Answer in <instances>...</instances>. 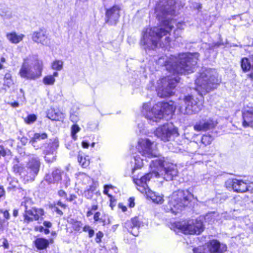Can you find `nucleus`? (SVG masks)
Here are the masks:
<instances>
[{"label": "nucleus", "mask_w": 253, "mask_h": 253, "mask_svg": "<svg viewBox=\"0 0 253 253\" xmlns=\"http://www.w3.org/2000/svg\"><path fill=\"white\" fill-rule=\"evenodd\" d=\"M199 54L198 53H182L178 57L171 55L158 59V63L164 64L167 71L172 73L159 80L157 82V94L162 98L169 97L174 93V90L178 82L179 78L175 74L192 73L197 63Z\"/></svg>", "instance_id": "f257e3e1"}, {"label": "nucleus", "mask_w": 253, "mask_h": 253, "mask_svg": "<svg viewBox=\"0 0 253 253\" xmlns=\"http://www.w3.org/2000/svg\"><path fill=\"white\" fill-rule=\"evenodd\" d=\"M165 3L160 2L155 7V13L161 25L147 28L143 32L140 43L145 49H154L158 45L161 47L169 45L170 39L167 35L174 28V25L177 27L174 33L178 32V29H183V23H176L174 20L169 17L173 13V6L171 5L170 6L165 5Z\"/></svg>", "instance_id": "f03ea898"}, {"label": "nucleus", "mask_w": 253, "mask_h": 253, "mask_svg": "<svg viewBox=\"0 0 253 253\" xmlns=\"http://www.w3.org/2000/svg\"><path fill=\"white\" fill-rule=\"evenodd\" d=\"M220 82L221 79L215 69H207L203 71L195 80L198 96L193 94L185 96L182 99L184 108L181 107L180 111L187 115L198 113L203 107V95L216 88Z\"/></svg>", "instance_id": "7ed1b4c3"}, {"label": "nucleus", "mask_w": 253, "mask_h": 253, "mask_svg": "<svg viewBox=\"0 0 253 253\" xmlns=\"http://www.w3.org/2000/svg\"><path fill=\"white\" fill-rule=\"evenodd\" d=\"M150 103H144L142 113L150 122H157L158 120L171 115L176 106L174 102H158L150 110Z\"/></svg>", "instance_id": "20e7f679"}, {"label": "nucleus", "mask_w": 253, "mask_h": 253, "mask_svg": "<svg viewBox=\"0 0 253 253\" xmlns=\"http://www.w3.org/2000/svg\"><path fill=\"white\" fill-rule=\"evenodd\" d=\"M43 63L36 56L25 59L19 71V75L26 80H36L42 76Z\"/></svg>", "instance_id": "39448f33"}, {"label": "nucleus", "mask_w": 253, "mask_h": 253, "mask_svg": "<svg viewBox=\"0 0 253 253\" xmlns=\"http://www.w3.org/2000/svg\"><path fill=\"white\" fill-rule=\"evenodd\" d=\"M191 194L188 191L178 190L173 192L169 197L168 202L164 206V210L166 212H171L176 214L182 209L189 204Z\"/></svg>", "instance_id": "423d86ee"}, {"label": "nucleus", "mask_w": 253, "mask_h": 253, "mask_svg": "<svg viewBox=\"0 0 253 253\" xmlns=\"http://www.w3.org/2000/svg\"><path fill=\"white\" fill-rule=\"evenodd\" d=\"M150 167L151 172H158L159 177L162 176L166 181L173 179V177L177 175L178 171L176 166L171 163H168L164 158H157L151 161Z\"/></svg>", "instance_id": "0eeeda50"}, {"label": "nucleus", "mask_w": 253, "mask_h": 253, "mask_svg": "<svg viewBox=\"0 0 253 253\" xmlns=\"http://www.w3.org/2000/svg\"><path fill=\"white\" fill-rule=\"evenodd\" d=\"M32 199L24 197L21 203V208H23V223L29 224L34 221L42 220L44 211L42 209H37L33 206Z\"/></svg>", "instance_id": "6e6552de"}, {"label": "nucleus", "mask_w": 253, "mask_h": 253, "mask_svg": "<svg viewBox=\"0 0 253 253\" xmlns=\"http://www.w3.org/2000/svg\"><path fill=\"white\" fill-rule=\"evenodd\" d=\"M137 149L143 157L149 158H156L159 153L156 149V145L148 139H140L138 142Z\"/></svg>", "instance_id": "1a4fd4ad"}, {"label": "nucleus", "mask_w": 253, "mask_h": 253, "mask_svg": "<svg viewBox=\"0 0 253 253\" xmlns=\"http://www.w3.org/2000/svg\"><path fill=\"white\" fill-rule=\"evenodd\" d=\"M154 134L161 140L169 141L178 135L177 129L172 124H166L158 127L154 132Z\"/></svg>", "instance_id": "9d476101"}, {"label": "nucleus", "mask_w": 253, "mask_h": 253, "mask_svg": "<svg viewBox=\"0 0 253 253\" xmlns=\"http://www.w3.org/2000/svg\"><path fill=\"white\" fill-rule=\"evenodd\" d=\"M58 146V141L56 139H50L47 142L42 144L41 149L46 162L51 163L55 160L56 151Z\"/></svg>", "instance_id": "9b49d317"}, {"label": "nucleus", "mask_w": 253, "mask_h": 253, "mask_svg": "<svg viewBox=\"0 0 253 253\" xmlns=\"http://www.w3.org/2000/svg\"><path fill=\"white\" fill-rule=\"evenodd\" d=\"M29 161L27 164L26 170L28 174V180L34 181L38 174L41 166V162L38 157L34 154L29 155Z\"/></svg>", "instance_id": "f8f14e48"}, {"label": "nucleus", "mask_w": 253, "mask_h": 253, "mask_svg": "<svg viewBox=\"0 0 253 253\" xmlns=\"http://www.w3.org/2000/svg\"><path fill=\"white\" fill-rule=\"evenodd\" d=\"M180 229L185 234H200L204 230V227L200 220H189L186 224L182 225Z\"/></svg>", "instance_id": "ddd939ff"}, {"label": "nucleus", "mask_w": 253, "mask_h": 253, "mask_svg": "<svg viewBox=\"0 0 253 253\" xmlns=\"http://www.w3.org/2000/svg\"><path fill=\"white\" fill-rule=\"evenodd\" d=\"M159 174L158 172L152 173L151 172L141 176L140 178L133 177V181L137 185V190L142 193H144L149 188L147 185V182L153 177L159 178Z\"/></svg>", "instance_id": "4468645a"}, {"label": "nucleus", "mask_w": 253, "mask_h": 253, "mask_svg": "<svg viewBox=\"0 0 253 253\" xmlns=\"http://www.w3.org/2000/svg\"><path fill=\"white\" fill-rule=\"evenodd\" d=\"M121 7L115 5L107 9L105 13L106 23L110 25H116L120 17Z\"/></svg>", "instance_id": "2eb2a0df"}, {"label": "nucleus", "mask_w": 253, "mask_h": 253, "mask_svg": "<svg viewBox=\"0 0 253 253\" xmlns=\"http://www.w3.org/2000/svg\"><path fill=\"white\" fill-rule=\"evenodd\" d=\"M32 39L35 42L43 45H48L50 43V39L46 30L43 28H40L39 30L34 32L32 35Z\"/></svg>", "instance_id": "dca6fc26"}, {"label": "nucleus", "mask_w": 253, "mask_h": 253, "mask_svg": "<svg viewBox=\"0 0 253 253\" xmlns=\"http://www.w3.org/2000/svg\"><path fill=\"white\" fill-rule=\"evenodd\" d=\"M216 121L211 118L202 119L194 126V128L196 131H206L214 128L217 125Z\"/></svg>", "instance_id": "f3484780"}, {"label": "nucleus", "mask_w": 253, "mask_h": 253, "mask_svg": "<svg viewBox=\"0 0 253 253\" xmlns=\"http://www.w3.org/2000/svg\"><path fill=\"white\" fill-rule=\"evenodd\" d=\"M228 187H231L234 191L237 192H245L248 190L247 184L243 180L237 179H229L226 182Z\"/></svg>", "instance_id": "a211bd4d"}, {"label": "nucleus", "mask_w": 253, "mask_h": 253, "mask_svg": "<svg viewBox=\"0 0 253 253\" xmlns=\"http://www.w3.org/2000/svg\"><path fill=\"white\" fill-rule=\"evenodd\" d=\"M140 223L137 217H134L131 220L127 221L125 223V226L127 230L134 236L139 234V228Z\"/></svg>", "instance_id": "6ab92c4d"}, {"label": "nucleus", "mask_w": 253, "mask_h": 253, "mask_svg": "<svg viewBox=\"0 0 253 253\" xmlns=\"http://www.w3.org/2000/svg\"><path fill=\"white\" fill-rule=\"evenodd\" d=\"M47 134L46 133H36L30 139L29 143L35 148L38 150L42 148V141L47 138Z\"/></svg>", "instance_id": "aec40b11"}, {"label": "nucleus", "mask_w": 253, "mask_h": 253, "mask_svg": "<svg viewBox=\"0 0 253 253\" xmlns=\"http://www.w3.org/2000/svg\"><path fill=\"white\" fill-rule=\"evenodd\" d=\"M208 247L210 251L212 253H222L227 250L226 245L220 244L219 242L215 240L211 241Z\"/></svg>", "instance_id": "412c9836"}, {"label": "nucleus", "mask_w": 253, "mask_h": 253, "mask_svg": "<svg viewBox=\"0 0 253 253\" xmlns=\"http://www.w3.org/2000/svg\"><path fill=\"white\" fill-rule=\"evenodd\" d=\"M241 66L244 71L251 70V73L249 74V76L253 80V55L250 57V59L247 58H243L241 62Z\"/></svg>", "instance_id": "4be33fe9"}, {"label": "nucleus", "mask_w": 253, "mask_h": 253, "mask_svg": "<svg viewBox=\"0 0 253 253\" xmlns=\"http://www.w3.org/2000/svg\"><path fill=\"white\" fill-rule=\"evenodd\" d=\"M242 117V125L244 127H253V108L243 112Z\"/></svg>", "instance_id": "5701e85b"}, {"label": "nucleus", "mask_w": 253, "mask_h": 253, "mask_svg": "<svg viewBox=\"0 0 253 253\" xmlns=\"http://www.w3.org/2000/svg\"><path fill=\"white\" fill-rule=\"evenodd\" d=\"M47 117L53 121H63L65 118V115L60 111L50 108L47 111Z\"/></svg>", "instance_id": "b1692460"}, {"label": "nucleus", "mask_w": 253, "mask_h": 253, "mask_svg": "<svg viewBox=\"0 0 253 253\" xmlns=\"http://www.w3.org/2000/svg\"><path fill=\"white\" fill-rule=\"evenodd\" d=\"M12 169L13 172L15 174L19 175L26 181H30V180H28V174L26 170V168H24L21 164L17 162L16 164H14Z\"/></svg>", "instance_id": "393cba45"}, {"label": "nucleus", "mask_w": 253, "mask_h": 253, "mask_svg": "<svg viewBox=\"0 0 253 253\" xmlns=\"http://www.w3.org/2000/svg\"><path fill=\"white\" fill-rule=\"evenodd\" d=\"M63 172L59 169L54 170L51 175H47L45 180L49 183H58L61 180Z\"/></svg>", "instance_id": "a878e982"}, {"label": "nucleus", "mask_w": 253, "mask_h": 253, "mask_svg": "<svg viewBox=\"0 0 253 253\" xmlns=\"http://www.w3.org/2000/svg\"><path fill=\"white\" fill-rule=\"evenodd\" d=\"M7 40L11 43L17 44L21 42L25 37L22 34H17L15 32L7 33L6 35Z\"/></svg>", "instance_id": "bb28decb"}, {"label": "nucleus", "mask_w": 253, "mask_h": 253, "mask_svg": "<svg viewBox=\"0 0 253 253\" xmlns=\"http://www.w3.org/2000/svg\"><path fill=\"white\" fill-rule=\"evenodd\" d=\"M93 219L95 222L101 223L103 226L110 224V219L108 216L106 214L101 215L99 212L95 213Z\"/></svg>", "instance_id": "cd10ccee"}, {"label": "nucleus", "mask_w": 253, "mask_h": 253, "mask_svg": "<svg viewBox=\"0 0 253 253\" xmlns=\"http://www.w3.org/2000/svg\"><path fill=\"white\" fill-rule=\"evenodd\" d=\"M0 16L3 20H10L13 18V14L10 8L1 6H0Z\"/></svg>", "instance_id": "c85d7f7f"}, {"label": "nucleus", "mask_w": 253, "mask_h": 253, "mask_svg": "<svg viewBox=\"0 0 253 253\" xmlns=\"http://www.w3.org/2000/svg\"><path fill=\"white\" fill-rule=\"evenodd\" d=\"M143 161L144 160L139 155H136L134 156L133 160L131 161V163L133 165V168L132 169V173H134L136 169H141L144 165Z\"/></svg>", "instance_id": "c756f323"}, {"label": "nucleus", "mask_w": 253, "mask_h": 253, "mask_svg": "<svg viewBox=\"0 0 253 253\" xmlns=\"http://www.w3.org/2000/svg\"><path fill=\"white\" fill-rule=\"evenodd\" d=\"M34 244L38 250H44L46 249L49 244V241L46 239L39 238L35 241Z\"/></svg>", "instance_id": "7c9ffc66"}, {"label": "nucleus", "mask_w": 253, "mask_h": 253, "mask_svg": "<svg viewBox=\"0 0 253 253\" xmlns=\"http://www.w3.org/2000/svg\"><path fill=\"white\" fill-rule=\"evenodd\" d=\"M77 179L82 181L84 184L88 185L94 183L92 179L86 173L79 172L76 174Z\"/></svg>", "instance_id": "2f4dec72"}, {"label": "nucleus", "mask_w": 253, "mask_h": 253, "mask_svg": "<svg viewBox=\"0 0 253 253\" xmlns=\"http://www.w3.org/2000/svg\"><path fill=\"white\" fill-rule=\"evenodd\" d=\"M58 76V73L57 72H54L52 75H47L44 77L43 79V83L46 85H53L55 82V77Z\"/></svg>", "instance_id": "473e14b6"}, {"label": "nucleus", "mask_w": 253, "mask_h": 253, "mask_svg": "<svg viewBox=\"0 0 253 253\" xmlns=\"http://www.w3.org/2000/svg\"><path fill=\"white\" fill-rule=\"evenodd\" d=\"M14 84L12 75L10 71L6 72L3 78V85L10 87Z\"/></svg>", "instance_id": "72a5a7b5"}, {"label": "nucleus", "mask_w": 253, "mask_h": 253, "mask_svg": "<svg viewBox=\"0 0 253 253\" xmlns=\"http://www.w3.org/2000/svg\"><path fill=\"white\" fill-rule=\"evenodd\" d=\"M78 162L83 168H85L89 165L90 162L88 156H83L79 155L78 157Z\"/></svg>", "instance_id": "f704fd0d"}, {"label": "nucleus", "mask_w": 253, "mask_h": 253, "mask_svg": "<svg viewBox=\"0 0 253 253\" xmlns=\"http://www.w3.org/2000/svg\"><path fill=\"white\" fill-rule=\"evenodd\" d=\"M81 130L80 126L75 124L73 125L71 128V136L73 139L76 140L77 138L76 134Z\"/></svg>", "instance_id": "c9c22d12"}, {"label": "nucleus", "mask_w": 253, "mask_h": 253, "mask_svg": "<svg viewBox=\"0 0 253 253\" xmlns=\"http://www.w3.org/2000/svg\"><path fill=\"white\" fill-rule=\"evenodd\" d=\"M63 62L61 60H55L52 63V68L54 70L60 71L63 68Z\"/></svg>", "instance_id": "e433bc0d"}, {"label": "nucleus", "mask_w": 253, "mask_h": 253, "mask_svg": "<svg viewBox=\"0 0 253 253\" xmlns=\"http://www.w3.org/2000/svg\"><path fill=\"white\" fill-rule=\"evenodd\" d=\"M82 226L83 224L81 221H74L72 223L73 228L75 231L81 232Z\"/></svg>", "instance_id": "4c0bfd02"}, {"label": "nucleus", "mask_w": 253, "mask_h": 253, "mask_svg": "<svg viewBox=\"0 0 253 253\" xmlns=\"http://www.w3.org/2000/svg\"><path fill=\"white\" fill-rule=\"evenodd\" d=\"M144 193L146 194L148 199H150L153 202H154L155 199L158 195V194H156V193L153 192L150 189L146 190V192H144Z\"/></svg>", "instance_id": "58836bf2"}, {"label": "nucleus", "mask_w": 253, "mask_h": 253, "mask_svg": "<svg viewBox=\"0 0 253 253\" xmlns=\"http://www.w3.org/2000/svg\"><path fill=\"white\" fill-rule=\"evenodd\" d=\"M36 119V116L34 114H31L28 115L26 118H25L24 121L26 124H30L34 123Z\"/></svg>", "instance_id": "ea45409f"}, {"label": "nucleus", "mask_w": 253, "mask_h": 253, "mask_svg": "<svg viewBox=\"0 0 253 253\" xmlns=\"http://www.w3.org/2000/svg\"><path fill=\"white\" fill-rule=\"evenodd\" d=\"M211 141V137L209 135H203L201 139L202 142L206 145L210 144Z\"/></svg>", "instance_id": "a19ab883"}, {"label": "nucleus", "mask_w": 253, "mask_h": 253, "mask_svg": "<svg viewBox=\"0 0 253 253\" xmlns=\"http://www.w3.org/2000/svg\"><path fill=\"white\" fill-rule=\"evenodd\" d=\"M71 121L76 124L79 120V117L78 113H71L70 117Z\"/></svg>", "instance_id": "79ce46f5"}, {"label": "nucleus", "mask_w": 253, "mask_h": 253, "mask_svg": "<svg viewBox=\"0 0 253 253\" xmlns=\"http://www.w3.org/2000/svg\"><path fill=\"white\" fill-rule=\"evenodd\" d=\"M103 237V234L102 232L99 231L96 233L95 241L97 243H99L101 241V239Z\"/></svg>", "instance_id": "37998d69"}, {"label": "nucleus", "mask_w": 253, "mask_h": 253, "mask_svg": "<svg viewBox=\"0 0 253 253\" xmlns=\"http://www.w3.org/2000/svg\"><path fill=\"white\" fill-rule=\"evenodd\" d=\"M113 186L112 185H105L104 186V189L103 191V193L104 194L108 195L109 197H111V196L108 193L109 189H112Z\"/></svg>", "instance_id": "c03bdc74"}, {"label": "nucleus", "mask_w": 253, "mask_h": 253, "mask_svg": "<svg viewBox=\"0 0 253 253\" xmlns=\"http://www.w3.org/2000/svg\"><path fill=\"white\" fill-rule=\"evenodd\" d=\"M3 213V217L7 220L9 219L10 218V214L7 210H4L2 209H0V213Z\"/></svg>", "instance_id": "a18cd8bd"}, {"label": "nucleus", "mask_w": 253, "mask_h": 253, "mask_svg": "<svg viewBox=\"0 0 253 253\" xmlns=\"http://www.w3.org/2000/svg\"><path fill=\"white\" fill-rule=\"evenodd\" d=\"M163 201L164 200L163 197L158 195L157 197H156V198L155 199L153 202L156 204H162L163 202Z\"/></svg>", "instance_id": "49530a36"}, {"label": "nucleus", "mask_w": 253, "mask_h": 253, "mask_svg": "<svg viewBox=\"0 0 253 253\" xmlns=\"http://www.w3.org/2000/svg\"><path fill=\"white\" fill-rule=\"evenodd\" d=\"M192 6L194 9H198L200 10L202 9V4L200 3L197 2H193L192 3Z\"/></svg>", "instance_id": "de8ad7c7"}, {"label": "nucleus", "mask_w": 253, "mask_h": 253, "mask_svg": "<svg viewBox=\"0 0 253 253\" xmlns=\"http://www.w3.org/2000/svg\"><path fill=\"white\" fill-rule=\"evenodd\" d=\"M203 248L201 247H199L196 248H194L193 249V253H204L202 251Z\"/></svg>", "instance_id": "09e8293b"}, {"label": "nucleus", "mask_w": 253, "mask_h": 253, "mask_svg": "<svg viewBox=\"0 0 253 253\" xmlns=\"http://www.w3.org/2000/svg\"><path fill=\"white\" fill-rule=\"evenodd\" d=\"M129 206L130 208H133L135 206L134 199L133 198H129L128 199Z\"/></svg>", "instance_id": "8fccbe9b"}, {"label": "nucleus", "mask_w": 253, "mask_h": 253, "mask_svg": "<svg viewBox=\"0 0 253 253\" xmlns=\"http://www.w3.org/2000/svg\"><path fill=\"white\" fill-rule=\"evenodd\" d=\"M2 246L4 247L5 249H8L9 248V244L6 239H4L2 242Z\"/></svg>", "instance_id": "3c124183"}, {"label": "nucleus", "mask_w": 253, "mask_h": 253, "mask_svg": "<svg viewBox=\"0 0 253 253\" xmlns=\"http://www.w3.org/2000/svg\"><path fill=\"white\" fill-rule=\"evenodd\" d=\"M20 142L23 145H25L28 142V139L26 137H22L20 139Z\"/></svg>", "instance_id": "603ef678"}, {"label": "nucleus", "mask_w": 253, "mask_h": 253, "mask_svg": "<svg viewBox=\"0 0 253 253\" xmlns=\"http://www.w3.org/2000/svg\"><path fill=\"white\" fill-rule=\"evenodd\" d=\"M58 195L60 196V197H65L66 196V193L64 191L62 190H60L58 191Z\"/></svg>", "instance_id": "864d4df0"}, {"label": "nucleus", "mask_w": 253, "mask_h": 253, "mask_svg": "<svg viewBox=\"0 0 253 253\" xmlns=\"http://www.w3.org/2000/svg\"><path fill=\"white\" fill-rule=\"evenodd\" d=\"M54 211L59 215H61L63 214L62 211L59 210L57 207H54L53 208Z\"/></svg>", "instance_id": "5fc2aeb1"}, {"label": "nucleus", "mask_w": 253, "mask_h": 253, "mask_svg": "<svg viewBox=\"0 0 253 253\" xmlns=\"http://www.w3.org/2000/svg\"><path fill=\"white\" fill-rule=\"evenodd\" d=\"M43 225L46 227L50 228L52 226V223L48 221H45L43 223Z\"/></svg>", "instance_id": "6e6d98bb"}, {"label": "nucleus", "mask_w": 253, "mask_h": 253, "mask_svg": "<svg viewBox=\"0 0 253 253\" xmlns=\"http://www.w3.org/2000/svg\"><path fill=\"white\" fill-rule=\"evenodd\" d=\"M91 229V228H90V227L89 225H86L83 227V231L84 232H89V231Z\"/></svg>", "instance_id": "4d7b16f0"}, {"label": "nucleus", "mask_w": 253, "mask_h": 253, "mask_svg": "<svg viewBox=\"0 0 253 253\" xmlns=\"http://www.w3.org/2000/svg\"><path fill=\"white\" fill-rule=\"evenodd\" d=\"M83 147L84 148H87L89 146V143L85 141H83L82 143Z\"/></svg>", "instance_id": "13d9d810"}, {"label": "nucleus", "mask_w": 253, "mask_h": 253, "mask_svg": "<svg viewBox=\"0 0 253 253\" xmlns=\"http://www.w3.org/2000/svg\"><path fill=\"white\" fill-rule=\"evenodd\" d=\"M44 229V228L42 226H37L35 227V230L39 231L40 232H43Z\"/></svg>", "instance_id": "bf43d9fd"}, {"label": "nucleus", "mask_w": 253, "mask_h": 253, "mask_svg": "<svg viewBox=\"0 0 253 253\" xmlns=\"http://www.w3.org/2000/svg\"><path fill=\"white\" fill-rule=\"evenodd\" d=\"M10 105L13 107H18L19 106V103L17 102H14L9 103Z\"/></svg>", "instance_id": "052dcab7"}, {"label": "nucleus", "mask_w": 253, "mask_h": 253, "mask_svg": "<svg viewBox=\"0 0 253 253\" xmlns=\"http://www.w3.org/2000/svg\"><path fill=\"white\" fill-rule=\"evenodd\" d=\"M88 233V237L89 238H91L92 237H93V236L94 235V231L93 229H91L89 231V232Z\"/></svg>", "instance_id": "680f3d73"}, {"label": "nucleus", "mask_w": 253, "mask_h": 253, "mask_svg": "<svg viewBox=\"0 0 253 253\" xmlns=\"http://www.w3.org/2000/svg\"><path fill=\"white\" fill-rule=\"evenodd\" d=\"M4 194V190L2 186H0V197H2Z\"/></svg>", "instance_id": "e2e57ef3"}, {"label": "nucleus", "mask_w": 253, "mask_h": 253, "mask_svg": "<svg viewBox=\"0 0 253 253\" xmlns=\"http://www.w3.org/2000/svg\"><path fill=\"white\" fill-rule=\"evenodd\" d=\"M57 205L61 208L65 209L66 207V205L65 204H63L61 202L58 201L57 203Z\"/></svg>", "instance_id": "0e129e2a"}, {"label": "nucleus", "mask_w": 253, "mask_h": 253, "mask_svg": "<svg viewBox=\"0 0 253 253\" xmlns=\"http://www.w3.org/2000/svg\"><path fill=\"white\" fill-rule=\"evenodd\" d=\"M18 215V210L16 209H14L13 211V215L14 217H17Z\"/></svg>", "instance_id": "69168bd1"}, {"label": "nucleus", "mask_w": 253, "mask_h": 253, "mask_svg": "<svg viewBox=\"0 0 253 253\" xmlns=\"http://www.w3.org/2000/svg\"><path fill=\"white\" fill-rule=\"evenodd\" d=\"M97 209H98V206L97 205H93L91 208V211H96Z\"/></svg>", "instance_id": "338daca9"}, {"label": "nucleus", "mask_w": 253, "mask_h": 253, "mask_svg": "<svg viewBox=\"0 0 253 253\" xmlns=\"http://www.w3.org/2000/svg\"><path fill=\"white\" fill-rule=\"evenodd\" d=\"M119 206L122 209L123 211L125 212L126 211L127 208L126 207L121 206L120 205H119Z\"/></svg>", "instance_id": "774afa93"}]
</instances>
